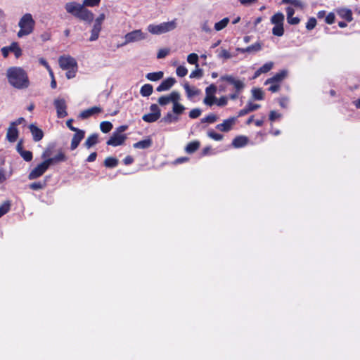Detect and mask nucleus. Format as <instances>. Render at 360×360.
<instances>
[{"instance_id": "1", "label": "nucleus", "mask_w": 360, "mask_h": 360, "mask_svg": "<svg viewBox=\"0 0 360 360\" xmlns=\"http://www.w3.org/2000/svg\"><path fill=\"white\" fill-rule=\"evenodd\" d=\"M51 156V150L46 148L41 154V158L44 159L43 162L37 165L28 174L30 180L36 179L41 176L49 168L51 165H56L60 162H65L68 157L62 148L58 150L57 154L52 158Z\"/></svg>"}, {"instance_id": "2", "label": "nucleus", "mask_w": 360, "mask_h": 360, "mask_svg": "<svg viewBox=\"0 0 360 360\" xmlns=\"http://www.w3.org/2000/svg\"><path fill=\"white\" fill-rule=\"evenodd\" d=\"M6 77L9 84L17 89H25L30 86L27 73L20 67L9 68L6 72Z\"/></svg>"}, {"instance_id": "3", "label": "nucleus", "mask_w": 360, "mask_h": 360, "mask_svg": "<svg viewBox=\"0 0 360 360\" xmlns=\"http://www.w3.org/2000/svg\"><path fill=\"white\" fill-rule=\"evenodd\" d=\"M66 11L80 20L91 23L94 18V13L75 1L68 2L65 5Z\"/></svg>"}, {"instance_id": "4", "label": "nucleus", "mask_w": 360, "mask_h": 360, "mask_svg": "<svg viewBox=\"0 0 360 360\" xmlns=\"http://www.w3.org/2000/svg\"><path fill=\"white\" fill-rule=\"evenodd\" d=\"M219 79L222 82H227L228 84L233 86V93L229 95V98L231 100L237 99L245 86L243 81L238 79L231 75H222Z\"/></svg>"}, {"instance_id": "5", "label": "nucleus", "mask_w": 360, "mask_h": 360, "mask_svg": "<svg viewBox=\"0 0 360 360\" xmlns=\"http://www.w3.org/2000/svg\"><path fill=\"white\" fill-rule=\"evenodd\" d=\"M18 26L20 30L18 32L17 36L21 38L33 32L35 21L30 13H26L20 19Z\"/></svg>"}, {"instance_id": "6", "label": "nucleus", "mask_w": 360, "mask_h": 360, "mask_svg": "<svg viewBox=\"0 0 360 360\" xmlns=\"http://www.w3.org/2000/svg\"><path fill=\"white\" fill-rule=\"evenodd\" d=\"M127 129V125H121L116 128L115 131L112 134V136L107 141L106 144L114 147L122 145L127 138V135L123 134L122 132Z\"/></svg>"}, {"instance_id": "7", "label": "nucleus", "mask_w": 360, "mask_h": 360, "mask_svg": "<svg viewBox=\"0 0 360 360\" xmlns=\"http://www.w3.org/2000/svg\"><path fill=\"white\" fill-rule=\"evenodd\" d=\"M176 27V20L165 22L159 25L150 24L148 26V31L153 34H162L174 30Z\"/></svg>"}, {"instance_id": "8", "label": "nucleus", "mask_w": 360, "mask_h": 360, "mask_svg": "<svg viewBox=\"0 0 360 360\" xmlns=\"http://www.w3.org/2000/svg\"><path fill=\"white\" fill-rule=\"evenodd\" d=\"M151 112L144 115L142 120L148 123L157 121L161 116L160 110L157 104H152L150 107Z\"/></svg>"}, {"instance_id": "9", "label": "nucleus", "mask_w": 360, "mask_h": 360, "mask_svg": "<svg viewBox=\"0 0 360 360\" xmlns=\"http://www.w3.org/2000/svg\"><path fill=\"white\" fill-rule=\"evenodd\" d=\"M216 92L217 86L214 84H212L207 86L205 89L206 96L203 100V103L208 106H212L214 103H215L217 98L215 97L214 94Z\"/></svg>"}, {"instance_id": "10", "label": "nucleus", "mask_w": 360, "mask_h": 360, "mask_svg": "<svg viewBox=\"0 0 360 360\" xmlns=\"http://www.w3.org/2000/svg\"><path fill=\"white\" fill-rule=\"evenodd\" d=\"M58 63L60 67L65 70L77 68V65L76 60L70 56H60Z\"/></svg>"}, {"instance_id": "11", "label": "nucleus", "mask_w": 360, "mask_h": 360, "mask_svg": "<svg viewBox=\"0 0 360 360\" xmlns=\"http://www.w3.org/2000/svg\"><path fill=\"white\" fill-rule=\"evenodd\" d=\"M54 106L58 118H64L68 115L67 105L64 98L55 99Z\"/></svg>"}, {"instance_id": "12", "label": "nucleus", "mask_w": 360, "mask_h": 360, "mask_svg": "<svg viewBox=\"0 0 360 360\" xmlns=\"http://www.w3.org/2000/svg\"><path fill=\"white\" fill-rule=\"evenodd\" d=\"M180 98V94L176 91H173L169 95L160 96L158 102L160 105L163 106L169 104L170 102L179 101Z\"/></svg>"}, {"instance_id": "13", "label": "nucleus", "mask_w": 360, "mask_h": 360, "mask_svg": "<svg viewBox=\"0 0 360 360\" xmlns=\"http://www.w3.org/2000/svg\"><path fill=\"white\" fill-rule=\"evenodd\" d=\"M144 38L145 35L141 30H136L130 32L124 37L126 44L140 41Z\"/></svg>"}, {"instance_id": "14", "label": "nucleus", "mask_w": 360, "mask_h": 360, "mask_svg": "<svg viewBox=\"0 0 360 360\" xmlns=\"http://www.w3.org/2000/svg\"><path fill=\"white\" fill-rule=\"evenodd\" d=\"M288 75V71L286 70H282L280 72H277L273 77L267 79L264 84L267 85L269 83H277L281 84L282 82L286 78Z\"/></svg>"}, {"instance_id": "15", "label": "nucleus", "mask_w": 360, "mask_h": 360, "mask_svg": "<svg viewBox=\"0 0 360 360\" xmlns=\"http://www.w3.org/2000/svg\"><path fill=\"white\" fill-rule=\"evenodd\" d=\"M75 134L71 141L70 149L72 150H75L79 145L81 141L84 138L85 132L82 129H77L75 131Z\"/></svg>"}, {"instance_id": "16", "label": "nucleus", "mask_w": 360, "mask_h": 360, "mask_svg": "<svg viewBox=\"0 0 360 360\" xmlns=\"http://www.w3.org/2000/svg\"><path fill=\"white\" fill-rule=\"evenodd\" d=\"M176 82L175 78L168 77L160 83V84L156 88V91L158 92L168 91L172 87Z\"/></svg>"}, {"instance_id": "17", "label": "nucleus", "mask_w": 360, "mask_h": 360, "mask_svg": "<svg viewBox=\"0 0 360 360\" xmlns=\"http://www.w3.org/2000/svg\"><path fill=\"white\" fill-rule=\"evenodd\" d=\"M235 117L226 119L224 120L222 123L217 124L216 128L221 131L228 132L232 129V127L235 123Z\"/></svg>"}, {"instance_id": "18", "label": "nucleus", "mask_w": 360, "mask_h": 360, "mask_svg": "<svg viewBox=\"0 0 360 360\" xmlns=\"http://www.w3.org/2000/svg\"><path fill=\"white\" fill-rule=\"evenodd\" d=\"M261 107L259 104L253 103L251 101H249L245 107L241 110H240L238 112V117H243L250 112H253L257 110Z\"/></svg>"}, {"instance_id": "19", "label": "nucleus", "mask_w": 360, "mask_h": 360, "mask_svg": "<svg viewBox=\"0 0 360 360\" xmlns=\"http://www.w3.org/2000/svg\"><path fill=\"white\" fill-rule=\"evenodd\" d=\"M29 129L32 135L33 140L35 142H38L43 139V137H44L43 131L41 129H39L38 127H37L35 124H31L29 126Z\"/></svg>"}, {"instance_id": "20", "label": "nucleus", "mask_w": 360, "mask_h": 360, "mask_svg": "<svg viewBox=\"0 0 360 360\" xmlns=\"http://www.w3.org/2000/svg\"><path fill=\"white\" fill-rule=\"evenodd\" d=\"M103 111L102 108L99 106H94L86 110H83L79 116L82 119H87L89 117L101 113Z\"/></svg>"}, {"instance_id": "21", "label": "nucleus", "mask_w": 360, "mask_h": 360, "mask_svg": "<svg viewBox=\"0 0 360 360\" xmlns=\"http://www.w3.org/2000/svg\"><path fill=\"white\" fill-rule=\"evenodd\" d=\"M19 132L17 127H15L12 125H9L7 133H6V139L8 141L11 143H14L17 141L18 138Z\"/></svg>"}, {"instance_id": "22", "label": "nucleus", "mask_w": 360, "mask_h": 360, "mask_svg": "<svg viewBox=\"0 0 360 360\" xmlns=\"http://www.w3.org/2000/svg\"><path fill=\"white\" fill-rule=\"evenodd\" d=\"M248 143V138L245 136H238L232 141V146L236 148L245 146Z\"/></svg>"}, {"instance_id": "23", "label": "nucleus", "mask_w": 360, "mask_h": 360, "mask_svg": "<svg viewBox=\"0 0 360 360\" xmlns=\"http://www.w3.org/2000/svg\"><path fill=\"white\" fill-rule=\"evenodd\" d=\"M338 15L342 19L345 20L347 22H351L353 20L352 12L349 8H340L337 11Z\"/></svg>"}, {"instance_id": "24", "label": "nucleus", "mask_w": 360, "mask_h": 360, "mask_svg": "<svg viewBox=\"0 0 360 360\" xmlns=\"http://www.w3.org/2000/svg\"><path fill=\"white\" fill-rule=\"evenodd\" d=\"M200 146V142L199 141H198V140L193 141L189 142L186 145V146L185 148V151H186V153H187L188 154H193L199 149Z\"/></svg>"}, {"instance_id": "25", "label": "nucleus", "mask_w": 360, "mask_h": 360, "mask_svg": "<svg viewBox=\"0 0 360 360\" xmlns=\"http://www.w3.org/2000/svg\"><path fill=\"white\" fill-rule=\"evenodd\" d=\"M153 144L152 139L150 138H147L146 139L139 141L135 143H134L133 146L134 148L139 149H146L150 148Z\"/></svg>"}, {"instance_id": "26", "label": "nucleus", "mask_w": 360, "mask_h": 360, "mask_svg": "<svg viewBox=\"0 0 360 360\" xmlns=\"http://www.w3.org/2000/svg\"><path fill=\"white\" fill-rule=\"evenodd\" d=\"M98 142V135L97 134H91L85 141L84 145L86 148H90Z\"/></svg>"}, {"instance_id": "27", "label": "nucleus", "mask_w": 360, "mask_h": 360, "mask_svg": "<svg viewBox=\"0 0 360 360\" xmlns=\"http://www.w3.org/2000/svg\"><path fill=\"white\" fill-rule=\"evenodd\" d=\"M9 51L13 52L16 58H20L22 56V51L18 42H12L8 46Z\"/></svg>"}, {"instance_id": "28", "label": "nucleus", "mask_w": 360, "mask_h": 360, "mask_svg": "<svg viewBox=\"0 0 360 360\" xmlns=\"http://www.w3.org/2000/svg\"><path fill=\"white\" fill-rule=\"evenodd\" d=\"M184 88L186 92V95L188 98H192L193 96H197L200 94V91L198 89L195 87L191 88L188 83H185L184 84Z\"/></svg>"}, {"instance_id": "29", "label": "nucleus", "mask_w": 360, "mask_h": 360, "mask_svg": "<svg viewBox=\"0 0 360 360\" xmlns=\"http://www.w3.org/2000/svg\"><path fill=\"white\" fill-rule=\"evenodd\" d=\"M262 48V45L260 42L257 41L248 47H246L245 49H240V51L242 53H250V52H257V51H259Z\"/></svg>"}, {"instance_id": "30", "label": "nucleus", "mask_w": 360, "mask_h": 360, "mask_svg": "<svg viewBox=\"0 0 360 360\" xmlns=\"http://www.w3.org/2000/svg\"><path fill=\"white\" fill-rule=\"evenodd\" d=\"M270 20L274 25H283L284 15L281 12H278L271 16Z\"/></svg>"}, {"instance_id": "31", "label": "nucleus", "mask_w": 360, "mask_h": 360, "mask_svg": "<svg viewBox=\"0 0 360 360\" xmlns=\"http://www.w3.org/2000/svg\"><path fill=\"white\" fill-rule=\"evenodd\" d=\"M119 164V160L114 157H108L105 159L103 165L108 168H114Z\"/></svg>"}, {"instance_id": "32", "label": "nucleus", "mask_w": 360, "mask_h": 360, "mask_svg": "<svg viewBox=\"0 0 360 360\" xmlns=\"http://www.w3.org/2000/svg\"><path fill=\"white\" fill-rule=\"evenodd\" d=\"M153 87L150 84H146L143 85L140 90V94L142 96L148 97L153 94Z\"/></svg>"}, {"instance_id": "33", "label": "nucleus", "mask_w": 360, "mask_h": 360, "mask_svg": "<svg viewBox=\"0 0 360 360\" xmlns=\"http://www.w3.org/2000/svg\"><path fill=\"white\" fill-rule=\"evenodd\" d=\"M163 75H164L163 72L158 71V72L148 73L146 75V77L150 81L155 82V81H158V80H160V79H162L163 77Z\"/></svg>"}, {"instance_id": "34", "label": "nucleus", "mask_w": 360, "mask_h": 360, "mask_svg": "<svg viewBox=\"0 0 360 360\" xmlns=\"http://www.w3.org/2000/svg\"><path fill=\"white\" fill-rule=\"evenodd\" d=\"M47 185L46 179H44L42 181L33 182L30 184V188L34 191L41 190L44 188Z\"/></svg>"}, {"instance_id": "35", "label": "nucleus", "mask_w": 360, "mask_h": 360, "mask_svg": "<svg viewBox=\"0 0 360 360\" xmlns=\"http://www.w3.org/2000/svg\"><path fill=\"white\" fill-rule=\"evenodd\" d=\"M179 120V117L177 115H174L172 112H169L167 113L166 115H165L162 119L161 120V122H163L167 124H170L172 122H176Z\"/></svg>"}, {"instance_id": "36", "label": "nucleus", "mask_w": 360, "mask_h": 360, "mask_svg": "<svg viewBox=\"0 0 360 360\" xmlns=\"http://www.w3.org/2000/svg\"><path fill=\"white\" fill-rule=\"evenodd\" d=\"M229 21L230 20L228 17L223 18L222 20L214 24V30L216 31H220L224 29L228 25Z\"/></svg>"}, {"instance_id": "37", "label": "nucleus", "mask_w": 360, "mask_h": 360, "mask_svg": "<svg viewBox=\"0 0 360 360\" xmlns=\"http://www.w3.org/2000/svg\"><path fill=\"white\" fill-rule=\"evenodd\" d=\"M173 107H172V111L174 114L176 115H181L184 110L185 107L179 103V101H173Z\"/></svg>"}, {"instance_id": "38", "label": "nucleus", "mask_w": 360, "mask_h": 360, "mask_svg": "<svg viewBox=\"0 0 360 360\" xmlns=\"http://www.w3.org/2000/svg\"><path fill=\"white\" fill-rule=\"evenodd\" d=\"M11 202L10 200H6L4 201L1 205H0V218L8 213L11 209Z\"/></svg>"}, {"instance_id": "39", "label": "nucleus", "mask_w": 360, "mask_h": 360, "mask_svg": "<svg viewBox=\"0 0 360 360\" xmlns=\"http://www.w3.org/2000/svg\"><path fill=\"white\" fill-rule=\"evenodd\" d=\"M252 94L255 100L262 101L264 99V92L260 88H253Z\"/></svg>"}, {"instance_id": "40", "label": "nucleus", "mask_w": 360, "mask_h": 360, "mask_svg": "<svg viewBox=\"0 0 360 360\" xmlns=\"http://www.w3.org/2000/svg\"><path fill=\"white\" fill-rule=\"evenodd\" d=\"M112 124L109 121H103L100 124V129L103 133H108L112 129Z\"/></svg>"}, {"instance_id": "41", "label": "nucleus", "mask_w": 360, "mask_h": 360, "mask_svg": "<svg viewBox=\"0 0 360 360\" xmlns=\"http://www.w3.org/2000/svg\"><path fill=\"white\" fill-rule=\"evenodd\" d=\"M272 34L276 37H281L284 34L283 25H274L272 28Z\"/></svg>"}, {"instance_id": "42", "label": "nucleus", "mask_w": 360, "mask_h": 360, "mask_svg": "<svg viewBox=\"0 0 360 360\" xmlns=\"http://www.w3.org/2000/svg\"><path fill=\"white\" fill-rule=\"evenodd\" d=\"M187 61L188 63L191 65H195L197 68L198 67V56L196 53H190L187 57Z\"/></svg>"}, {"instance_id": "43", "label": "nucleus", "mask_w": 360, "mask_h": 360, "mask_svg": "<svg viewBox=\"0 0 360 360\" xmlns=\"http://www.w3.org/2000/svg\"><path fill=\"white\" fill-rule=\"evenodd\" d=\"M217 115L211 113V114H209L208 115H207L206 117H203L202 119H201V122L202 123H205V122L214 123L217 121Z\"/></svg>"}, {"instance_id": "44", "label": "nucleus", "mask_w": 360, "mask_h": 360, "mask_svg": "<svg viewBox=\"0 0 360 360\" xmlns=\"http://www.w3.org/2000/svg\"><path fill=\"white\" fill-rule=\"evenodd\" d=\"M207 136L214 141H221L223 139L224 136L221 134L215 132L214 130H210L207 132Z\"/></svg>"}, {"instance_id": "45", "label": "nucleus", "mask_w": 360, "mask_h": 360, "mask_svg": "<svg viewBox=\"0 0 360 360\" xmlns=\"http://www.w3.org/2000/svg\"><path fill=\"white\" fill-rule=\"evenodd\" d=\"M23 160L26 162H30L33 158L32 153L30 150H24L20 154Z\"/></svg>"}, {"instance_id": "46", "label": "nucleus", "mask_w": 360, "mask_h": 360, "mask_svg": "<svg viewBox=\"0 0 360 360\" xmlns=\"http://www.w3.org/2000/svg\"><path fill=\"white\" fill-rule=\"evenodd\" d=\"M273 62H268L264 64L262 66H261L259 69L260 70V72H262V73H266L273 68Z\"/></svg>"}, {"instance_id": "47", "label": "nucleus", "mask_w": 360, "mask_h": 360, "mask_svg": "<svg viewBox=\"0 0 360 360\" xmlns=\"http://www.w3.org/2000/svg\"><path fill=\"white\" fill-rule=\"evenodd\" d=\"M101 0H84L82 4L84 8L86 6L94 7L98 6Z\"/></svg>"}, {"instance_id": "48", "label": "nucleus", "mask_w": 360, "mask_h": 360, "mask_svg": "<svg viewBox=\"0 0 360 360\" xmlns=\"http://www.w3.org/2000/svg\"><path fill=\"white\" fill-rule=\"evenodd\" d=\"M100 32H101L100 30L93 27L91 31V36L89 38V41H94L97 40L99 37Z\"/></svg>"}, {"instance_id": "49", "label": "nucleus", "mask_w": 360, "mask_h": 360, "mask_svg": "<svg viewBox=\"0 0 360 360\" xmlns=\"http://www.w3.org/2000/svg\"><path fill=\"white\" fill-rule=\"evenodd\" d=\"M176 72L179 77H183L187 75L188 70L186 67L180 65L177 67Z\"/></svg>"}, {"instance_id": "50", "label": "nucleus", "mask_w": 360, "mask_h": 360, "mask_svg": "<svg viewBox=\"0 0 360 360\" xmlns=\"http://www.w3.org/2000/svg\"><path fill=\"white\" fill-rule=\"evenodd\" d=\"M316 20L315 18L311 17L308 20V21L307 22L306 28L308 30H311L316 27Z\"/></svg>"}, {"instance_id": "51", "label": "nucleus", "mask_w": 360, "mask_h": 360, "mask_svg": "<svg viewBox=\"0 0 360 360\" xmlns=\"http://www.w3.org/2000/svg\"><path fill=\"white\" fill-rule=\"evenodd\" d=\"M201 110L199 109V108H194V109H192L190 112H189V117L191 118V119H195V118H198V117L200 116L201 115Z\"/></svg>"}, {"instance_id": "52", "label": "nucleus", "mask_w": 360, "mask_h": 360, "mask_svg": "<svg viewBox=\"0 0 360 360\" xmlns=\"http://www.w3.org/2000/svg\"><path fill=\"white\" fill-rule=\"evenodd\" d=\"M203 75V72L202 69L197 68L195 70L192 71L190 74L191 78H201Z\"/></svg>"}, {"instance_id": "53", "label": "nucleus", "mask_w": 360, "mask_h": 360, "mask_svg": "<svg viewBox=\"0 0 360 360\" xmlns=\"http://www.w3.org/2000/svg\"><path fill=\"white\" fill-rule=\"evenodd\" d=\"M228 98H229V96L227 97L223 96H221L219 99H217L215 103L218 106H225L228 103Z\"/></svg>"}, {"instance_id": "54", "label": "nucleus", "mask_w": 360, "mask_h": 360, "mask_svg": "<svg viewBox=\"0 0 360 360\" xmlns=\"http://www.w3.org/2000/svg\"><path fill=\"white\" fill-rule=\"evenodd\" d=\"M269 87L268 88V90L271 91V93H276L278 92L281 89V84H278L277 83H269Z\"/></svg>"}, {"instance_id": "55", "label": "nucleus", "mask_w": 360, "mask_h": 360, "mask_svg": "<svg viewBox=\"0 0 360 360\" xmlns=\"http://www.w3.org/2000/svg\"><path fill=\"white\" fill-rule=\"evenodd\" d=\"M281 117V114L276 112L275 110H271L269 113V119L271 122H274L276 119H278Z\"/></svg>"}, {"instance_id": "56", "label": "nucleus", "mask_w": 360, "mask_h": 360, "mask_svg": "<svg viewBox=\"0 0 360 360\" xmlns=\"http://www.w3.org/2000/svg\"><path fill=\"white\" fill-rule=\"evenodd\" d=\"M66 70H67L66 77L68 79H72V78L75 77L76 75V72L77 71V67L74 68L72 69Z\"/></svg>"}, {"instance_id": "57", "label": "nucleus", "mask_w": 360, "mask_h": 360, "mask_svg": "<svg viewBox=\"0 0 360 360\" xmlns=\"http://www.w3.org/2000/svg\"><path fill=\"white\" fill-rule=\"evenodd\" d=\"M335 14L333 13H329L326 17L325 22L327 24L331 25L335 22Z\"/></svg>"}, {"instance_id": "58", "label": "nucleus", "mask_w": 360, "mask_h": 360, "mask_svg": "<svg viewBox=\"0 0 360 360\" xmlns=\"http://www.w3.org/2000/svg\"><path fill=\"white\" fill-rule=\"evenodd\" d=\"M287 22L290 25H295L300 23V19L298 17L291 16L290 18H287Z\"/></svg>"}, {"instance_id": "59", "label": "nucleus", "mask_w": 360, "mask_h": 360, "mask_svg": "<svg viewBox=\"0 0 360 360\" xmlns=\"http://www.w3.org/2000/svg\"><path fill=\"white\" fill-rule=\"evenodd\" d=\"M218 56L219 58H225V59H229L231 57V55L230 53V52L226 49H221V51H220V53H219Z\"/></svg>"}, {"instance_id": "60", "label": "nucleus", "mask_w": 360, "mask_h": 360, "mask_svg": "<svg viewBox=\"0 0 360 360\" xmlns=\"http://www.w3.org/2000/svg\"><path fill=\"white\" fill-rule=\"evenodd\" d=\"M169 52V49H160L157 54V58L159 59L163 58L166 57V56L168 55Z\"/></svg>"}, {"instance_id": "61", "label": "nucleus", "mask_w": 360, "mask_h": 360, "mask_svg": "<svg viewBox=\"0 0 360 360\" xmlns=\"http://www.w3.org/2000/svg\"><path fill=\"white\" fill-rule=\"evenodd\" d=\"M288 104V98L286 97H283L279 99V105L283 108H286Z\"/></svg>"}, {"instance_id": "62", "label": "nucleus", "mask_w": 360, "mask_h": 360, "mask_svg": "<svg viewBox=\"0 0 360 360\" xmlns=\"http://www.w3.org/2000/svg\"><path fill=\"white\" fill-rule=\"evenodd\" d=\"M134 158L131 155H127L123 159V162L126 165H131L134 162Z\"/></svg>"}, {"instance_id": "63", "label": "nucleus", "mask_w": 360, "mask_h": 360, "mask_svg": "<svg viewBox=\"0 0 360 360\" xmlns=\"http://www.w3.org/2000/svg\"><path fill=\"white\" fill-rule=\"evenodd\" d=\"M287 18H290L295 14V9L291 6H288L285 8Z\"/></svg>"}, {"instance_id": "64", "label": "nucleus", "mask_w": 360, "mask_h": 360, "mask_svg": "<svg viewBox=\"0 0 360 360\" xmlns=\"http://www.w3.org/2000/svg\"><path fill=\"white\" fill-rule=\"evenodd\" d=\"M291 5L300 8H303L304 7V4L300 0H292Z\"/></svg>"}]
</instances>
